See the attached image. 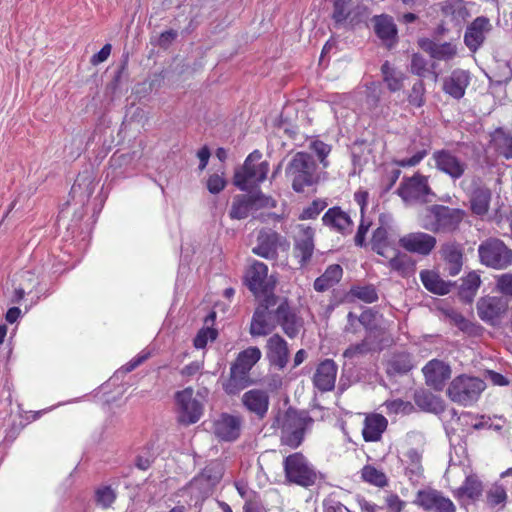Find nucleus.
Instances as JSON below:
<instances>
[{
    "instance_id": "obj_18",
    "label": "nucleus",
    "mask_w": 512,
    "mask_h": 512,
    "mask_svg": "<svg viewBox=\"0 0 512 512\" xmlns=\"http://www.w3.org/2000/svg\"><path fill=\"white\" fill-rule=\"evenodd\" d=\"M416 502L427 511L455 512L454 503L441 492L433 489L422 490L417 494Z\"/></svg>"
},
{
    "instance_id": "obj_26",
    "label": "nucleus",
    "mask_w": 512,
    "mask_h": 512,
    "mask_svg": "<svg viewBox=\"0 0 512 512\" xmlns=\"http://www.w3.org/2000/svg\"><path fill=\"white\" fill-rule=\"evenodd\" d=\"M276 319L285 334L290 338L297 336L303 325L302 319L296 315L286 302L277 307Z\"/></svg>"
},
{
    "instance_id": "obj_14",
    "label": "nucleus",
    "mask_w": 512,
    "mask_h": 512,
    "mask_svg": "<svg viewBox=\"0 0 512 512\" xmlns=\"http://www.w3.org/2000/svg\"><path fill=\"white\" fill-rule=\"evenodd\" d=\"M436 238L425 232H411L399 239V245L407 252L428 256L436 247Z\"/></svg>"
},
{
    "instance_id": "obj_35",
    "label": "nucleus",
    "mask_w": 512,
    "mask_h": 512,
    "mask_svg": "<svg viewBox=\"0 0 512 512\" xmlns=\"http://www.w3.org/2000/svg\"><path fill=\"white\" fill-rule=\"evenodd\" d=\"M422 48L436 60L448 61L453 59L457 54L456 46L448 42L439 44L432 41H425L422 43Z\"/></svg>"
},
{
    "instance_id": "obj_23",
    "label": "nucleus",
    "mask_w": 512,
    "mask_h": 512,
    "mask_svg": "<svg viewBox=\"0 0 512 512\" xmlns=\"http://www.w3.org/2000/svg\"><path fill=\"white\" fill-rule=\"evenodd\" d=\"M338 367L331 359L322 361L313 375V384L321 392L331 391L335 387Z\"/></svg>"
},
{
    "instance_id": "obj_29",
    "label": "nucleus",
    "mask_w": 512,
    "mask_h": 512,
    "mask_svg": "<svg viewBox=\"0 0 512 512\" xmlns=\"http://www.w3.org/2000/svg\"><path fill=\"white\" fill-rule=\"evenodd\" d=\"M261 356L262 353L258 347H248L238 354L230 369L236 371L237 374L239 373L249 377V372L261 359Z\"/></svg>"
},
{
    "instance_id": "obj_63",
    "label": "nucleus",
    "mask_w": 512,
    "mask_h": 512,
    "mask_svg": "<svg viewBox=\"0 0 512 512\" xmlns=\"http://www.w3.org/2000/svg\"><path fill=\"white\" fill-rule=\"evenodd\" d=\"M188 489L192 494H195L197 497H203L208 495L213 486H208V481H199L197 484L195 483V477L190 481L188 485Z\"/></svg>"
},
{
    "instance_id": "obj_28",
    "label": "nucleus",
    "mask_w": 512,
    "mask_h": 512,
    "mask_svg": "<svg viewBox=\"0 0 512 512\" xmlns=\"http://www.w3.org/2000/svg\"><path fill=\"white\" fill-rule=\"evenodd\" d=\"M242 403L249 412L263 418L268 411L269 396L263 390L252 389L244 393Z\"/></svg>"
},
{
    "instance_id": "obj_7",
    "label": "nucleus",
    "mask_w": 512,
    "mask_h": 512,
    "mask_svg": "<svg viewBox=\"0 0 512 512\" xmlns=\"http://www.w3.org/2000/svg\"><path fill=\"white\" fill-rule=\"evenodd\" d=\"M286 479L302 487H309L316 483L318 473L301 453H293L283 461Z\"/></svg>"
},
{
    "instance_id": "obj_53",
    "label": "nucleus",
    "mask_w": 512,
    "mask_h": 512,
    "mask_svg": "<svg viewBox=\"0 0 512 512\" xmlns=\"http://www.w3.org/2000/svg\"><path fill=\"white\" fill-rule=\"evenodd\" d=\"M347 319H348V326L346 328L347 331H349L351 329V327H353L356 322H359L367 329H371L373 327L375 314L371 310H365L364 312H362V314L359 317H357L354 313L349 312L347 315Z\"/></svg>"
},
{
    "instance_id": "obj_47",
    "label": "nucleus",
    "mask_w": 512,
    "mask_h": 512,
    "mask_svg": "<svg viewBox=\"0 0 512 512\" xmlns=\"http://www.w3.org/2000/svg\"><path fill=\"white\" fill-rule=\"evenodd\" d=\"M366 91L365 105L372 113H375L379 107L381 98L380 84L378 82H370L366 85Z\"/></svg>"
},
{
    "instance_id": "obj_40",
    "label": "nucleus",
    "mask_w": 512,
    "mask_h": 512,
    "mask_svg": "<svg viewBox=\"0 0 512 512\" xmlns=\"http://www.w3.org/2000/svg\"><path fill=\"white\" fill-rule=\"evenodd\" d=\"M251 210L253 207L249 196L237 195L233 199L229 216L231 219L241 220L246 218Z\"/></svg>"
},
{
    "instance_id": "obj_59",
    "label": "nucleus",
    "mask_w": 512,
    "mask_h": 512,
    "mask_svg": "<svg viewBox=\"0 0 512 512\" xmlns=\"http://www.w3.org/2000/svg\"><path fill=\"white\" fill-rule=\"evenodd\" d=\"M310 148L318 156L320 163L323 165V167L326 168L328 166V161L326 160V158L331 151V147L328 144L324 143L323 141L316 140L311 143Z\"/></svg>"
},
{
    "instance_id": "obj_45",
    "label": "nucleus",
    "mask_w": 512,
    "mask_h": 512,
    "mask_svg": "<svg viewBox=\"0 0 512 512\" xmlns=\"http://www.w3.org/2000/svg\"><path fill=\"white\" fill-rule=\"evenodd\" d=\"M388 415H407L414 410V406L409 401L402 399L387 400L383 403Z\"/></svg>"
},
{
    "instance_id": "obj_6",
    "label": "nucleus",
    "mask_w": 512,
    "mask_h": 512,
    "mask_svg": "<svg viewBox=\"0 0 512 512\" xmlns=\"http://www.w3.org/2000/svg\"><path fill=\"white\" fill-rule=\"evenodd\" d=\"M397 194L406 205L425 204L435 197L429 186L428 177L415 173L411 177H404L397 188Z\"/></svg>"
},
{
    "instance_id": "obj_31",
    "label": "nucleus",
    "mask_w": 512,
    "mask_h": 512,
    "mask_svg": "<svg viewBox=\"0 0 512 512\" xmlns=\"http://www.w3.org/2000/svg\"><path fill=\"white\" fill-rule=\"evenodd\" d=\"M420 279L428 291L438 295L448 294L453 286L451 282L444 281L438 273L431 270H422Z\"/></svg>"
},
{
    "instance_id": "obj_62",
    "label": "nucleus",
    "mask_w": 512,
    "mask_h": 512,
    "mask_svg": "<svg viewBox=\"0 0 512 512\" xmlns=\"http://www.w3.org/2000/svg\"><path fill=\"white\" fill-rule=\"evenodd\" d=\"M390 242L388 239V231L387 228L380 226L378 227L372 235L371 239V248L372 249H380L381 245Z\"/></svg>"
},
{
    "instance_id": "obj_10",
    "label": "nucleus",
    "mask_w": 512,
    "mask_h": 512,
    "mask_svg": "<svg viewBox=\"0 0 512 512\" xmlns=\"http://www.w3.org/2000/svg\"><path fill=\"white\" fill-rule=\"evenodd\" d=\"M245 284L257 298H274V283L268 279V267L260 261H253L245 273Z\"/></svg>"
},
{
    "instance_id": "obj_52",
    "label": "nucleus",
    "mask_w": 512,
    "mask_h": 512,
    "mask_svg": "<svg viewBox=\"0 0 512 512\" xmlns=\"http://www.w3.org/2000/svg\"><path fill=\"white\" fill-rule=\"evenodd\" d=\"M415 402L418 406L427 411H437L442 408L439 398L429 393L416 394Z\"/></svg>"
},
{
    "instance_id": "obj_19",
    "label": "nucleus",
    "mask_w": 512,
    "mask_h": 512,
    "mask_svg": "<svg viewBox=\"0 0 512 512\" xmlns=\"http://www.w3.org/2000/svg\"><path fill=\"white\" fill-rule=\"evenodd\" d=\"M492 25L486 17L480 16L466 28L464 43L468 49L475 52L483 44L486 35L491 31Z\"/></svg>"
},
{
    "instance_id": "obj_37",
    "label": "nucleus",
    "mask_w": 512,
    "mask_h": 512,
    "mask_svg": "<svg viewBox=\"0 0 512 512\" xmlns=\"http://www.w3.org/2000/svg\"><path fill=\"white\" fill-rule=\"evenodd\" d=\"M481 284L480 276L476 272L468 273L463 279L459 289L460 298L470 303L474 299Z\"/></svg>"
},
{
    "instance_id": "obj_22",
    "label": "nucleus",
    "mask_w": 512,
    "mask_h": 512,
    "mask_svg": "<svg viewBox=\"0 0 512 512\" xmlns=\"http://www.w3.org/2000/svg\"><path fill=\"white\" fill-rule=\"evenodd\" d=\"M470 84V73L463 69H455L443 79V91L450 97L459 100L465 95Z\"/></svg>"
},
{
    "instance_id": "obj_25",
    "label": "nucleus",
    "mask_w": 512,
    "mask_h": 512,
    "mask_svg": "<svg viewBox=\"0 0 512 512\" xmlns=\"http://www.w3.org/2000/svg\"><path fill=\"white\" fill-rule=\"evenodd\" d=\"M266 348L269 362L279 369H283L287 365L289 357L287 342L280 335L274 334L267 340Z\"/></svg>"
},
{
    "instance_id": "obj_8",
    "label": "nucleus",
    "mask_w": 512,
    "mask_h": 512,
    "mask_svg": "<svg viewBox=\"0 0 512 512\" xmlns=\"http://www.w3.org/2000/svg\"><path fill=\"white\" fill-rule=\"evenodd\" d=\"M482 264L487 267L503 270L512 265V249L498 238H489L478 247Z\"/></svg>"
},
{
    "instance_id": "obj_42",
    "label": "nucleus",
    "mask_w": 512,
    "mask_h": 512,
    "mask_svg": "<svg viewBox=\"0 0 512 512\" xmlns=\"http://www.w3.org/2000/svg\"><path fill=\"white\" fill-rule=\"evenodd\" d=\"M387 266L402 275L409 273L413 269V263L410 257L404 253L397 252L390 257Z\"/></svg>"
},
{
    "instance_id": "obj_44",
    "label": "nucleus",
    "mask_w": 512,
    "mask_h": 512,
    "mask_svg": "<svg viewBox=\"0 0 512 512\" xmlns=\"http://www.w3.org/2000/svg\"><path fill=\"white\" fill-rule=\"evenodd\" d=\"M422 453L415 449L410 448L404 454L403 462L406 464V470L412 475L418 476L422 471Z\"/></svg>"
},
{
    "instance_id": "obj_46",
    "label": "nucleus",
    "mask_w": 512,
    "mask_h": 512,
    "mask_svg": "<svg viewBox=\"0 0 512 512\" xmlns=\"http://www.w3.org/2000/svg\"><path fill=\"white\" fill-rule=\"evenodd\" d=\"M486 498L489 507L495 508L499 506L503 508L507 500V493L503 486L494 485L488 490Z\"/></svg>"
},
{
    "instance_id": "obj_33",
    "label": "nucleus",
    "mask_w": 512,
    "mask_h": 512,
    "mask_svg": "<svg viewBox=\"0 0 512 512\" xmlns=\"http://www.w3.org/2000/svg\"><path fill=\"white\" fill-rule=\"evenodd\" d=\"M383 82L390 92L400 91L404 86L405 74L385 61L381 66Z\"/></svg>"
},
{
    "instance_id": "obj_56",
    "label": "nucleus",
    "mask_w": 512,
    "mask_h": 512,
    "mask_svg": "<svg viewBox=\"0 0 512 512\" xmlns=\"http://www.w3.org/2000/svg\"><path fill=\"white\" fill-rule=\"evenodd\" d=\"M116 494L110 487L99 488L95 493V499L98 505L108 508L115 501Z\"/></svg>"
},
{
    "instance_id": "obj_39",
    "label": "nucleus",
    "mask_w": 512,
    "mask_h": 512,
    "mask_svg": "<svg viewBox=\"0 0 512 512\" xmlns=\"http://www.w3.org/2000/svg\"><path fill=\"white\" fill-rule=\"evenodd\" d=\"M224 467L219 461L210 462L200 474L195 476V483L199 481H208V486L215 487L223 477Z\"/></svg>"
},
{
    "instance_id": "obj_11",
    "label": "nucleus",
    "mask_w": 512,
    "mask_h": 512,
    "mask_svg": "<svg viewBox=\"0 0 512 512\" xmlns=\"http://www.w3.org/2000/svg\"><path fill=\"white\" fill-rule=\"evenodd\" d=\"M287 240L279 233L271 229L260 230L257 236V244L252 252L262 258L275 260L278 257V248H288Z\"/></svg>"
},
{
    "instance_id": "obj_38",
    "label": "nucleus",
    "mask_w": 512,
    "mask_h": 512,
    "mask_svg": "<svg viewBox=\"0 0 512 512\" xmlns=\"http://www.w3.org/2000/svg\"><path fill=\"white\" fill-rule=\"evenodd\" d=\"M491 201V191L487 188L476 189L470 199L471 210L478 216L487 214Z\"/></svg>"
},
{
    "instance_id": "obj_64",
    "label": "nucleus",
    "mask_w": 512,
    "mask_h": 512,
    "mask_svg": "<svg viewBox=\"0 0 512 512\" xmlns=\"http://www.w3.org/2000/svg\"><path fill=\"white\" fill-rule=\"evenodd\" d=\"M458 328L469 336H479L483 331V328L480 325L471 322L466 318L460 320Z\"/></svg>"
},
{
    "instance_id": "obj_2",
    "label": "nucleus",
    "mask_w": 512,
    "mask_h": 512,
    "mask_svg": "<svg viewBox=\"0 0 512 512\" xmlns=\"http://www.w3.org/2000/svg\"><path fill=\"white\" fill-rule=\"evenodd\" d=\"M208 396L209 390L206 387L198 389L196 394L192 387L177 391L174 399L178 423L184 426L197 423L204 414Z\"/></svg>"
},
{
    "instance_id": "obj_61",
    "label": "nucleus",
    "mask_w": 512,
    "mask_h": 512,
    "mask_svg": "<svg viewBox=\"0 0 512 512\" xmlns=\"http://www.w3.org/2000/svg\"><path fill=\"white\" fill-rule=\"evenodd\" d=\"M326 202L325 201H322V200H315L312 202V204L310 206H308L307 208H305L301 215H300V218L301 219H314L316 218L321 211L324 210V208L326 207Z\"/></svg>"
},
{
    "instance_id": "obj_34",
    "label": "nucleus",
    "mask_w": 512,
    "mask_h": 512,
    "mask_svg": "<svg viewBox=\"0 0 512 512\" xmlns=\"http://www.w3.org/2000/svg\"><path fill=\"white\" fill-rule=\"evenodd\" d=\"M483 487L481 481L475 475L466 477L464 483L455 491L454 495L460 500H477L482 495Z\"/></svg>"
},
{
    "instance_id": "obj_60",
    "label": "nucleus",
    "mask_w": 512,
    "mask_h": 512,
    "mask_svg": "<svg viewBox=\"0 0 512 512\" xmlns=\"http://www.w3.org/2000/svg\"><path fill=\"white\" fill-rule=\"evenodd\" d=\"M411 72L419 77H425L428 68L427 61L420 54H413L411 59Z\"/></svg>"
},
{
    "instance_id": "obj_41",
    "label": "nucleus",
    "mask_w": 512,
    "mask_h": 512,
    "mask_svg": "<svg viewBox=\"0 0 512 512\" xmlns=\"http://www.w3.org/2000/svg\"><path fill=\"white\" fill-rule=\"evenodd\" d=\"M249 385V377L237 374L236 371L230 369V377L223 385L224 391L229 395H236Z\"/></svg>"
},
{
    "instance_id": "obj_50",
    "label": "nucleus",
    "mask_w": 512,
    "mask_h": 512,
    "mask_svg": "<svg viewBox=\"0 0 512 512\" xmlns=\"http://www.w3.org/2000/svg\"><path fill=\"white\" fill-rule=\"evenodd\" d=\"M362 478L364 481L379 487L385 486L387 483L386 475L382 471L369 465L362 469Z\"/></svg>"
},
{
    "instance_id": "obj_15",
    "label": "nucleus",
    "mask_w": 512,
    "mask_h": 512,
    "mask_svg": "<svg viewBox=\"0 0 512 512\" xmlns=\"http://www.w3.org/2000/svg\"><path fill=\"white\" fill-rule=\"evenodd\" d=\"M242 429L240 416L228 413L220 414L212 424L214 435L221 441L232 442L239 438Z\"/></svg>"
},
{
    "instance_id": "obj_57",
    "label": "nucleus",
    "mask_w": 512,
    "mask_h": 512,
    "mask_svg": "<svg viewBox=\"0 0 512 512\" xmlns=\"http://www.w3.org/2000/svg\"><path fill=\"white\" fill-rule=\"evenodd\" d=\"M497 149L506 159L512 158V136L500 134L495 138Z\"/></svg>"
},
{
    "instance_id": "obj_30",
    "label": "nucleus",
    "mask_w": 512,
    "mask_h": 512,
    "mask_svg": "<svg viewBox=\"0 0 512 512\" xmlns=\"http://www.w3.org/2000/svg\"><path fill=\"white\" fill-rule=\"evenodd\" d=\"M388 425L387 419L381 414H370L364 420L362 435L365 441L375 442L381 438Z\"/></svg>"
},
{
    "instance_id": "obj_49",
    "label": "nucleus",
    "mask_w": 512,
    "mask_h": 512,
    "mask_svg": "<svg viewBox=\"0 0 512 512\" xmlns=\"http://www.w3.org/2000/svg\"><path fill=\"white\" fill-rule=\"evenodd\" d=\"M350 294L365 303H373L378 300V293L373 285L354 286L351 288Z\"/></svg>"
},
{
    "instance_id": "obj_55",
    "label": "nucleus",
    "mask_w": 512,
    "mask_h": 512,
    "mask_svg": "<svg viewBox=\"0 0 512 512\" xmlns=\"http://www.w3.org/2000/svg\"><path fill=\"white\" fill-rule=\"evenodd\" d=\"M253 210H258L261 208H273L276 206V201L270 196L264 195L262 192H255L248 195Z\"/></svg>"
},
{
    "instance_id": "obj_17",
    "label": "nucleus",
    "mask_w": 512,
    "mask_h": 512,
    "mask_svg": "<svg viewBox=\"0 0 512 512\" xmlns=\"http://www.w3.org/2000/svg\"><path fill=\"white\" fill-rule=\"evenodd\" d=\"M479 318L489 325H495L507 310V303L500 297L484 296L477 301Z\"/></svg>"
},
{
    "instance_id": "obj_12",
    "label": "nucleus",
    "mask_w": 512,
    "mask_h": 512,
    "mask_svg": "<svg viewBox=\"0 0 512 512\" xmlns=\"http://www.w3.org/2000/svg\"><path fill=\"white\" fill-rule=\"evenodd\" d=\"M432 159L436 169L448 175L453 181L460 179L468 168L465 161L447 149L434 151Z\"/></svg>"
},
{
    "instance_id": "obj_58",
    "label": "nucleus",
    "mask_w": 512,
    "mask_h": 512,
    "mask_svg": "<svg viewBox=\"0 0 512 512\" xmlns=\"http://www.w3.org/2000/svg\"><path fill=\"white\" fill-rule=\"evenodd\" d=\"M496 289L502 295L512 297V273H504L497 276Z\"/></svg>"
},
{
    "instance_id": "obj_3",
    "label": "nucleus",
    "mask_w": 512,
    "mask_h": 512,
    "mask_svg": "<svg viewBox=\"0 0 512 512\" xmlns=\"http://www.w3.org/2000/svg\"><path fill=\"white\" fill-rule=\"evenodd\" d=\"M285 175L296 192H303L306 187L316 184L319 180L316 162L306 152H297L292 157L286 166Z\"/></svg>"
},
{
    "instance_id": "obj_9",
    "label": "nucleus",
    "mask_w": 512,
    "mask_h": 512,
    "mask_svg": "<svg viewBox=\"0 0 512 512\" xmlns=\"http://www.w3.org/2000/svg\"><path fill=\"white\" fill-rule=\"evenodd\" d=\"M311 423L312 419L306 413L286 412L281 429V443L297 448L301 445L305 431Z\"/></svg>"
},
{
    "instance_id": "obj_21",
    "label": "nucleus",
    "mask_w": 512,
    "mask_h": 512,
    "mask_svg": "<svg viewBox=\"0 0 512 512\" xmlns=\"http://www.w3.org/2000/svg\"><path fill=\"white\" fill-rule=\"evenodd\" d=\"M423 373L427 385L440 391L451 377V368L445 362L433 359L424 366Z\"/></svg>"
},
{
    "instance_id": "obj_54",
    "label": "nucleus",
    "mask_w": 512,
    "mask_h": 512,
    "mask_svg": "<svg viewBox=\"0 0 512 512\" xmlns=\"http://www.w3.org/2000/svg\"><path fill=\"white\" fill-rule=\"evenodd\" d=\"M218 332L214 328L206 327L201 329L195 339H194V346L197 349L204 348L209 341H214L217 338Z\"/></svg>"
},
{
    "instance_id": "obj_1",
    "label": "nucleus",
    "mask_w": 512,
    "mask_h": 512,
    "mask_svg": "<svg viewBox=\"0 0 512 512\" xmlns=\"http://www.w3.org/2000/svg\"><path fill=\"white\" fill-rule=\"evenodd\" d=\"M466 213L459 208H451L434 204L426 207L419 214L420 226L436 234H452L456 232L462 223Z\"/></svg>"
},
{
    "instance_id": "obj_48",
    "label": "nucleus",
    "mask_w": 512,
    "mask_h": 512,
    "mask_svg": "<svg viewBox=\"0 0 512 512\" xmlns=\"http://www.w3.org/2000/svg\"><path fill=\"white\" fill-rule=\"evenodd\" d=\"M425 85L422 80H417L407 95V100L411 106L420 108L425 104Z\"/></svg>"
},
{
    "instance_id": "obj_27",
    "label": "nucleus",
    "mask_w": 512,
    "mask_h": 512,
    "mask_svg": "<svg viewBox=\"0 0 512 512\" xmlns=\"http://www.w3.org/2000/svg\"><path fill=\"white\" fill-rule=\"evenodd\" d=\"M441 255L450 276H456L463 267V247L456 242H447L441 247Z\"/></svg>"
},
{
    "instance_id": "obj_16",
    "label": "nucleus",
    "mask_w": 512,
    "mask_h": 512,
    "mask_svg": "<svg viewBox=\"0 0 512 512\" xmlns=\"http://www.w3.org/2000/svg\"><path fill=\"white\" fill-rule=\"evenodd\" d=\"M315 232L310 226L298 225L294 237V256L298 259L301 267L308 264L314 252Z\"/></svg>"
},
{
    "instance_id": "obj_24",
    "label": "nucleus",
    "mask_w": 512,
    "mask_h": 512,
    "mask_svg": "<svg viewBox=\"0 0 512 512\" xmlns=\"http://www.w3.org/2000/svg\"><path fill=\"white\" fill-rule=\"evenodd\" d=\"M322 221L326 227L343 235L350 234L354 226L350 215L338 206L329 208Z\"/></svg>"
},
{
    "instance_id": "obj_5",
    "label": "nucleus",
    "mask_w": 512,
    "mask_h": 512,
    "mask_svg": "<svg viewBox=\"0 0 512 512\" xmlns=\"http://www.w3.org/2000/svg\"><path fill=\"white\" fill-rule=\"evenodd\" d=\"M485 388L486 384L482 379L460 375L451 381L447 394L453 402L462 406H471L478 401Z\"/></svg>"
},
{
    "instance_id": "obj_20",
    "label": "nucleus",
    "mask_w": 512,
    "mask_h": 512,
    "mask_svg": "<svg viewBox=\"0 0 512 512\" xmlns=\"http://www.w3.org/2000/svg\"><path fill=\"white\" fill-rule=\"evenodd\" d=\"M368 14L367 8L362 5L352 7L351 0H334L332 18L336 24H344L347 20L356 23Z\"/></svg>"
},
{
    "instance_id": "obj_36",
    "label": "nucleus",
    "mask_w": 512,
    "mask_h": 512,
    "mask_svg": "<svg viewBox=\"0 0 512 512\" xmlns=\"http://www.w3.org/2000/svg\"><path fill=\"white\" fill-rule=\"evenodd\" d=\"M343 274L342 267L333 264L327 267L325 272L314 281V289L318 292H324L337 284Z\"/></svg>"
},
{
    "instance_id": "obj_13",
    "label": "nucleus",
    "mask_w": 512,
    "mask_h": 512,
    "mask_svg": "<svg viewBox=\"0 0 512 512\" xmlns=\"http://www.w3.org/2000/svg\"><path fill=\"white\" fill-rule=\"evenodd\" d=\"M265 304L259 306L252 317L250 324V334L252 336H266L270 334L277 323L276 313L269 311V306L274 303V298L264 299Z\"/></svg>"
},
{
    "instance_id": "obj_32",
    "label": "nucleus",
    "mask_w": 512,
    "mask_h": 512,
    "mask_svg": "<svg viewBox=\"0 0 512 512\" xmlns=\"http://www.w3.org/2000/svg\"><path fill=\"white\" fill-rule=\"evenodd\" d=\"M373 22L376 35L390 45L397 35V28L392 17L388 15L375 16Z\"/></svg>"
},
{
    "instance_id": "obj_51",
    "label": "nucleus",
    "mask_w": 512,
    "mask_h": 512,
    "mask_svg": "<svg viewBox=\"0 0 512 512\" xmlns=\"http://www.w3.org/2000/svg\"><path fill=\"white\" fill-rule=\"evenodd\" d=\"M413 366L412 357L407 353H399L390 361L391 369L397 373H407Z\"/></svg>"
},
{
    "instance_id": "obj_43",
    "label": "nucleus",
    "mask_w": 512,
    "mask_h": 512,
    "mask_svg": "<svg viewBox=\"0 0 512 512\" xmlns=\"http://www.w3.org/2000/svg\"><path fill=\"white\" fill-rule=\"evenodd\" d=\"M442 11L456 21L465 19L468 14L462 0H446L443 3Z\"/></svg>"
},
{
    "instance_id": "obj_4",
    "label": "nucleus",
    "mask_w": 512,
    "mask_h": 512,
    "mask_svg": "<svg viewBox=\"0 0 512 512\" xmlns=\"http://www.w3.org/2000/svg\"><path fill=\"white\" fill-rule=\"evenodd\" d=\"M262 153L254 150L245 159L242 167L238 168L234 174V185L242 191H246L249 186L263 182L269 171V163L260 161Z\"/></svg>"
}]
</instances>
